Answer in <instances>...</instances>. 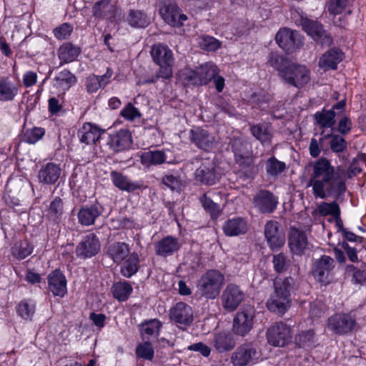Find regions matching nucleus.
<instances>
[{
    "instance_id": "47",
    "label": "nucleus",
    "mask_w": 366,
    "mask_h": 366,
    "mask_svg": "<svg viewBox=\"0 0 366 366\" xmlns=\"http://www.w3.org/2000/svg\"><path fill=\"white\" fill-rule=\"evenodd\" d=\"M315 333L312 330L302 331L295 337V344L302 348H310L315 345Z\"/></svg>"
},
{
    "instance_id": "6",
    "label": "nucleus",
    "mask_w": 366,
    "mask_h": 366,
    "mask_svg": "<svg viewBox=\"0 0 366 366\" xmlns=\"http://www.w3.org/2000/svg\"><path fill=\"white\" fill-rule=\"evenodd\" d=\"M159 13L163 20L172 27L183 26L188 19L173 0L163 1Z\"/></svg>"
},
{
    "instance_id": "51",
    "label": "nucleus",
    "mask_w": 366,
    "mask_h": 366,
    "mask_svg": "<svg viewBox=\"0 0 366 366\" xmlns=\"http://www.w3.org/2000/svg\"><path fill=\"white\" fill-rule=\"evenodd\" d=\"M33 246L28 242H21L12 248V254L18 259H24L33 252Z\"/></svg>"
},
{
    "instance_id": "7",
    "label": "nucleus",
    "mask_w": 366,
    "mask_h": 366,
    "mask_svg": "<svg viewBox=\"0 0 366 366\" xmlns=\"http://www.w3.org/2000/svg\"><path fill=\"white\" fill-rule=\"evenodd\" d=\"M245 297L246 294L238 285L233 283L228 284L221 295L222 306L227 312H234Z\"/></svg>"
},
{
    "instance_id": "64",
    "label": "nucleus",
    "mask_w": 366,
    "mask_h": 366,
    "mask_svg": "<svg viewBox=\"0 0 366 366\" xmlns=\"http://www.w3.org/2000/svg\"><path fill=\"white\" fill-rule=\"evenodd\" d=\"M73 30L72 26L64 23L54 29V34L58 39H66Z\"/></svg>"
},
{
    "instance_id": "10",
    "label": "nucleus",
    "mask_w": 366,
    "mask_h": 366,
    "mask_svg": "<svg viewBox=\"0 0 366 366\" xmlns=\"http://www.w3.org/2000/svg\"><path fill=\"white\" fill-rule=\"evenodd\" d=\"M244 145L240 142H236L233 145L236 162L248 177H252L258 171L257 167L254 164L252 155L244 149Z\"/></svg>"
},
{
    "instance_id": "9",
    "label": "nucleus",
    "mask_w": 366,
    "mask_h": 366,
    "mask_svg": "<svg viewBox=\"0 0 366 366\" xmlns=\"http://www.w3.org/2000/svg\"><path fill=\"white\" fill-rule=\"evenodd\" d=\"M266 335L268 343L274 347H285L292 340L291 329L282 322L272 325Z\"/></svg>"
},
{
    "instance_id": "40",
    "label": "nucleus",
    "mask_w": 366,
    "mask_h": 366,
    "mask_svg": "<svg viewBox=\"0 0 366 366\" xmlns=\"http://www.w3.org/2000/svg\"><path fill=\"white\" fill-rule=\"evenodd\" d=\"M76 81V77L69 70H64L54 78V86L62 91L68 90Z\"/></svg>"
},
{
    "instance_id": "36",
    "label": "nucleus",
    "mask_w": 366,
    "mask_h": 366,
    "mask_svg": "<svg viewBox=\"0 0 366 366\" xmlns=\"http://www.w3.org/2000/svg\"><path fill=\"white\" fill-rule=\"evenodd\" d=\"M124 18L126 21L134 28H144L149 24V17L141 10L130 9Z\"/></svg>"
},
{
    "instance_id": "18",
    "label": "nucleus",
    "mask_w": 366,
    "mask_h": 366,
    "mask_svg": "<svg viewBox=\"0 0 366 366\" xmlns=\"http://www.w3.org/2000/svg\"><path fill=\"white\" fill-rule=\"evenodd\" d=\"M189 139L199 149L205 151L212 149L217 143L212 133L202 128L192 129L189 132Z\"/></svg>"
},
{
    "instance_id": "22",
    "label": "nucleus",
    "mask_w": 366,
    "mask_h": 366,
    "mask_svg": "<svg viewBox=\"0 0 366 366\" xmlns=\"http://www.w3.org/2000/svg\"><path fill=\"white\" fill-rule=\"evenodd\" d=\"M288 242L291 252L297 255L302 254L308 245L305 233L295 227L290 230Z\"/></svg>"
},
{
    "instance_id": "37",
    "label": "nucleus",
    "mask_w": 366,
    "mask_h": 366,
    "mask_svg": "<svg viewBox=\"0 0 366 366\" xmlns=\"http://www.w3.org/2000/svg\"><path fill=\"white\" fill-rule=\"evenodd\" d=\"M17 94V86L8 77H0V101H11Z\"/></svg>"
},
{
    "instance_id": "42",
    "label": "nucleus",
    "mask_w": 366,
    "mask_h": 366,
    "mask_svg": "<svg viewBox=\"0 0 366 366\" xmlns=\"http://www.w3.org/2000/svg\"><path fill=\"white\" fill-rule=\"evenodd\" d=\"M112 292L115 299L119 301H125L132 292V287L126 281L118 282L112 285Z\"/></svg>"
},
{
    "instance_id": "58",
    "label": "nucleus",
    "mask_w": 366,
    "mask_h": 366,
    "mask_svg": "<svg viewBox=\"0 0 366 366\" xmlns=\"http://www.w3.org/2000/svg\"><path fill=\"white\" fill-rule=\"evenodd\" d=\"M199 44L200 47L206 51H215L221 46V42L210 36H202Z\"/></svg>"
},
{
    "instance_id": "14",
    "label": "nucleus",
    "mask_w": 366,
    "mask_h": 366,
    "mask_svg": "<svg viewBox=\"0 0 366 366\" xmlns=\"http://www.w3.org/2000/svg\"><path fill=\"white\" fill-rule=\"evenodd\" d=\"M302 26L304 31L321 45L329 46L332 44V36L323 29L322 24L320 23L304 19L302 20Z\"/></svg>"
},
{
    "instance_id": "13",
    "label": "nucleus",
    "mask_w": 366,
    "mask_h": 366,
    "mask_svg": "<svg viewBox=\"0 0 366 366\" xmlns=\"http://www.w3.org/2000/svg\"><path fill=\"white\" fill-rule=\"evenodd\" d=\"M100 241L94 233L84 236L75 249L76 255L81 259L91 258L100 251Z\"/></svg>"
},
{
    "instance_id": "19",
    "label": "nucleus",
    "mask_w": 366,
    "mask_h": 366,
    "mask_svg": "<svg viewBox=\"0 0 366 366\" xmlns=\"http://www.w3.org/2000/svg\"><path fill=\"white\" fill-rule=\"evenodd\" d=\"M195 179L197 182L204 185L212 186L215 184L219 179L216 172L215 164L210 160H206L196 169Z\"/></svg>"
},
{
    "instance_id": "4",
    "label": "nucleus",
    "mask_w": 366,
    "mask_h": 366,
    "mask_svg": "<svg viewBox=\"0 0 366 366\" xmlns=\"http://www.w3.org/2000/svg\"><path fill=\"white\" fill-rule=\"evenodd\" d=\"M280 78L285 83L301 89L310 82V71L305 65L291 62L287 68L281 70Z\"/></svg>"
},
{
    "instance_id": "57",
    "label": "nucleus",
    "mask_w": 366,
    "mask_h": 366,
    "mask_svg": "<svg viewBox=\"0 0 366 366\" xmlns=\"http://www.w3.org/2000/svg\"><path fill=\"white\" fill-rule=\"evenodd\" d=\"M331 138L330 148L333 152L340 153L343 152L347 148V143L345 139L340 135H332V134H327L325 138Z\"/></svg>"
},
{
    "instance_id": "55",
    "label": "nucleus",
    "mask_w": 366,
    "mask_h": 366,
    "mask_svg": "<svg viewBox=\"0 0 366 366\" xmlns=\"http://www.w3.org/2000/svg\"><path fill=\"white\" fill-rule=\"evenodd\" d=\"M154 353L153 347L148 341L138 345L136 347V355L139 358L152 360L154 357Z\"/></svg>"
},
{
    "instance_id": "12",
    "label": "nucleus",
    "mask_w": 366,
    "mask_h": 366,
    "mask_svg": "<svg viewBox=\"0 0 366 366\" xmlns=\"http://www.w3.org/2000/svg\"><path fill=\"white\" fill-rule=\"evenodd\" d=\"M260 356L255 345L245 343L236 349L232 355V362L234 366H245L257 360Z\"/></svg>"
},
{
    "instance_id": "54",
    "label": "nucleus",
    "mask_w": 366,
    "mask_h": 366,
    "mask_svg": "<svg viewBox=\"0 0 366 366\" xmlns=\"http://www.w3.org/2000/svg\"><path fill=\"white\" fill-rule=\"evenodd\" d=\"M319 212L322 216L332 215L334 217L340 215V209L338 204L334 201L330 203L322 202L318 206Z\"/></svg>"
},
{
    "instance_id": "41",
    "label": "nucleus",
    "mask_w": 366,
    "mask_h": 366,
    "mask_svg": "<svg viewBox=\"0 0 366 366\" xmlns=\"http://www.w3.org/2000/svg\"><path fill=\"white\" fill-rule=\"evenodd\" d=\"M121 267V274L129 278L139 269V257L136 253H131Z\"/></svg>"
},
{
    "instance_id": "50",
    "label": "nucleus",
    "mask_w": 366,
    "mask_h": 366,
    "mask_svg": "<svg viewBox=\"0 0 366 366\" xmlns=\"http://www.w3.org/2000/svg\"><path fill=\"white\" fill-rule=\"evenodd\" d=\"M204 85L209 82L217 74V66L212 63H206L197 67Z\"/></svg>"
},
{
    "instance_id": "62",
    "label": "nucleus",
    "mask_w": 366,
    "mask_h": 366,
    "mask_svg": "<svg viewBox=\"0 0 366 366\" xmlns=\"http://www.w3.org/2000/svg\"><path fill=\"white\" fill-rule=\"evenodd\" d=\"M348 0H330L328 2V11L332 14H339L345 9Z\"/></svg>"
},
{
    "instance_id": "28",
    "label": "nucleus",
    "mask_w": 366,
    "mask_h": 366,
    "mask_svg": "<svg viewBox=\"0 0 366 366\" xmlns=\"http://www.w3.org/2000/svg\"><path fill=\"white\" fill-rule=\"evenodd\" d=\"M107 254L114 263L120 264L130 254V249L125 242H113L108 246Z\"/></svg>"
},
{
    "instance_id": "15",
    "label": "nucleus",
    "mask_w": 366,
    "mask_h": 366,
    "mask_svg": "<svg viewBox=\"0 0 366 366\" xmlns=\"http://www.w3.org/2000/svg\"><path fill=\"white\" fill-rule=\"evenodd\" d=\"M328 328L338 335H345L353 330L356 326L355 319L349 314H336L328 319Z\"/></svg>"
},
{
    "instance_id": "26",
    "label": "nucleus",
    "mask_w": 366,
    "mask_h": 366,
    "mask_svg": "<svg viewBox=\"0 0 366 366\" xmlns=\"http://www.w3.org/2000/svg\"><path fill=\"white\" fill-rule=\"evenodd\" d=\"M61 169L56 164L49 162L42 166L38 174L39 180L44 184H54L59 178Z\"/></svg>"
},
{
    "instance_id": "53",
    "label": "nucleus",
    "mask_w": 366,
    "mask_h": 366,
    "mask_svg": "<svg viewBox=\"0 0 366 366\" xmlns=\"http://www.w3.org/2000/svg\"><path fill=\"white\" fill-rule=\"evenodd\" d=\"M44 135V129L41 127H34L25 130L23 139L29 144H35Z\"/></svg>"
},
{
    "instance_id": "20",
    "label": "nucleus",
    "mask_w": 366,
    "mask_h": 366,
    "mask_svg": "<svg viewBox=\"0 0 366 366\" xmlns=\"http://www.w3.org/2000/svg\"><path fill=\"white\" fill-rule=\"evenodd\" d=\"M169 317L177 324L188 326L193 321V310L187 304L179 302L171 308Z\"/></svg>"
},
{
    "instance_id": "24",
    "label": "nucleus",
    "mask_w": 366,
    "mask_h": 366,
    "mask_svg": "<svg viewBox=\"0 0 366 366\" xmlns=\"http://www.w3.org/2000/svg\"><path fill=\"white\" fill-rule=\"evenodd\" d=\"M48 285L54 296L62 297L67 292L66 277L59 269L51 272L48 275Z\"/></svg>"
},
{
    "instance_id": "38",
    "label": "nucleus",
    "mask_w": 366,
    "mask_h": 366,
    "mask_svg": "<svg viewBox=\"0 0 366 366\" xmlns=\"http://www.w3.org/2000/svg\"><path fill=\"white\" fill-rule=\"evenodd\" d=\"M140 160L146 167L159 165L165 162L166 154L162 150L147 151L141 154Z\"/></svg>"
},
{
    "instance_id": "27",
    "label": "nucleus",
    "mask_w": 366,
    "mask_h": 366,
    "mask_svg": "<svg viewBox=\"0 0 366 366\" xmlns=\"http://www.w3.org/2000/svg\"><path fill=\"white\" fill-rule=\"evenodd\" d=\"M343 53L337 48L326 51L320 59L319 66L323 70L336 69L337 64L342 60Z\"/></svg>"
},
{
    "instance_id": "49",
    "label": "nucleus",
    "mask_w": 366,
    "mask_h": 366,
    "mask_svg": "<svg viewBox=\"0 0 366 366\" xmlns=\"http://www.w3.org/2000/svg\"><path fill=\"white\" fill-rule=\"evenodd\" d=\"M172 64L173 62H169L168 64H159V69L156 75L152 76L151 78L145 79L142 81V84H151L156 82L159 79H169L172 75Z\"/></svg>"
},
{
    "instance_id": "43",
    "label": "nucleus",
    "mask_w": 366,
    "mask_h": 366,
    "mask_svg": "<svg viewBox=\"0 0 366 366\" xmlns=\"http://www.w3.org/2000/svg\"><path fill=\"white\" fill-rule=\"evenodd\" d=\"M336 112L333 109L325 110L317 112L315 118L317 123L323 128H332L335 124Z\"/></svg>"
},
{
    "instance_id": "23",
    "label": "nucleus",
    "mask_w": 366,
    "mask_h": 366,
    "mask_svg": "<svg viewBox=\"0 0 366 366\" xmlns=\"http://www.w3.org/2000/svg\"><path fill=\"white\" fill-rule=\"evenodd\" d=\"M180 247L179 239L172 236H167L154 244L156 254L162 257L173 255Z\"/></svg>"
},
{
    "instance_id": "16",
    "label": "nucleus",
    "mask_w": 366,
    "mask_h": 366,
    "mask_svg": "<svg viewBox=\"0 0 366 366\" xmlns=\"http://www.w3.org/2000/svg\"><path fill=\"white\" fill-rule=\"evenodd\" d=\"M264 235L269 248L277 250L285 242V236L277 221L269 220L264 225Z\"/></svg>"
},
{
    "instance_id": "29",
    "label": "nucleus",
    "mask_w": 366,
    "mask_h": 366,
    "mask_svg": "<svg viewBox=\"0 0 366 366\" xmlns=\"http://www.w3.org/2000/svg\"><path fill=\"white\" fill-rule=\"evenodd\" d=\"M222 228L227 236L233 237L245 234L248 230V225L244 219L235 217L226 221Z\"/></svg>"
},
{
    "instance_id": "63",
    "label": "nucleus",
    "mask_w": 366,
    "mask_h": 366,
    "mask_svg": "<svg viewBox=\"0 0 366 366\" xmlns=\"http://www.w3.org/2000/svg\"><path fill=\"white\" fill-rule=\"evenodd\" d=\"M162 182L171 189V190H177L180 187V180L179 177L174 174H166L162 177Z\"/></svg>"
},
{
    "instance_id": "25",
    "label": "nucleus",
    "mask_w": 366,
    "mask_h": 366,
    "mask_svg": "<svg viewBox=\"0 0 366 366\" xmlns=\"http://www.w3.org/2000/svg\"><path fill=\"white\" fill-rule=\"evenodd\" d=\"M132 143V134L127 129H120L115 134L110 135L108 141V144L115 152L129 148Z\"/></svg>"
},
{
    "instance_id": "11",
    "label": "nucleus",
    "mask_w": 366,
    "mask_h": 366,
    "mask_svg": "<svg viewBox=\"0 0 366 366\" xmlns=\"http://www.w3.org/2000/svg\"><path fill=\"white\" fill-rule=\"evenodd\" d=\"M254 312V307L250 305L243 307L237 312L233 320V332L234 334L244 336L251 330Z\"/></svg>"
},
{
    "instance_id": "39",
    "label": "nucleus",
    "mask_w": 366,
    "mask_h": 366,
    "mask_svg": "<svg viewBox=\"0 0 366 366\" xmlns=\"http://www.w3.org/2000/svg\"><path fill=\"white\" fill-rule=\"evenodd\" d=\"M80 53V49L71 43H65L58 50L59 59L64 63H69L76 59Z\"/></svg>"
},
{
    "instance_id": "59",
    "label": "nucleus",
    "mask_w": 366,
    "mask_h": 366,
    "mask_svg": "<svg viewBox=\"0 0 366 366\" xmlns=\"http://www.w3.org/2000/svg\"><path fill=\"white\" fill-rule=\"evenodd\" d=\"M200 202L204 209L208 211L212 217H217L219 214V205L214 203L211 199L207 197L205 194L200 198Z\"/></svg>"
},
{
    "instance_id": "32",
    "label": "nucleus",
    "mask_w": 366,
    "mask_h": 366,
    "mask_svg": "<svg viewBox=\"0 0 366 366\" xmlns=\"http://www.w3.org/2000/svg\"><path fill=\"white\" fill-rule=\"evenodd\" d=\"M150 53L153 61L158 65L173 62L172 51L166 45L162 44H154L152 47Z\"/></svg>"
},
{
    "instance_id": "48",
    "label": "nucleus",
    "mask_w": 366,
    "mask_h": 366,
    "mask_svg": "<svg viewBox=\"0 0 366 366\" xmlns=\"http://www.w3.org/2000/svg\"><path fill=\"white\" fill-rule=\"evenodd\" d=\"M266 172L272 177H277L286 169L285 162L279 161L274 157L269 158L265 164Z\"/></svg>"
},
{
    "instance_id": "45",
    "label": "nucleus",
    "mask_w": 366,
    "mask_h": 366,
    "mask_svg": "<svg viewBox=\"0 0 366 366\" xmlns=\"http://www.w3.org/2000/svg\"><path fill=\"white\" fill-rule=\"evenodd\" d=\"M162 327L160 321L153 319L147 321L141 325V334L144 339H149V337H157Z\"/></svg>"
},
{
    "instance_id": "56",
    "label": "nucleus",
    "mask_w": 366,
    "mask_h": 366,
    "mask_svg": "<svg viewBox=\"0 0 366 366\" xmlns=\"http://www.w3.org/2000/svg\"><path fill=\"white\" fill-rule=\"evenodd\" d=\"M272 263L275 272L282 273L287 269L290 265V260L285 254L279 253L273 256Z\"/></svg>"
},
{
    "instance_id": "60",
    "label": "nucleus",
    "mask_w": 366,
    "mask_h": 366,
    "mask_svg": "<svg viewBox=\"0 0 366 366\" xmlns=\"http://www.w3.org/2000/svg\"><path fill=\"white\" fill-rule=\"evenodd\" d=\"M120 114L130 122H134L136 119L141 117V113L132 103H128L121 111Z\"/></svg>"
},
{
    "instance_id": "5",
    "label": "nucleus",
    "mask_w": 366,
    "mask_h": 366,
    "mask_svg": "<svg viewBox=\"0 0 366 366\" xmlns=\"http://www.w3.org/2000/svg\"><path fill=\"white\" fill-rule=\"evenodd\" d=\"M335 266V262L331 257L322 255L312 262L311 274L315 280L326 285L332 281Z\"/></svg>"
},
{
    "instance_id": "34",
    "label": "nucleus",
    "mask_w": 366,
    "mask_h": 366,
    "mask_svg": "<svg viewBox=\"0 0 366 366\" xmlns=\"http://www.w3.org/2000/svg\"><path fill=\"white\" fill-rule=\"evenodd\" d=\"M250 132L262 145H271L273 134L271 128L268 125L261 124L252 125L250 127Z\"/></svg>"
},
{
    "instance_id": "1",
    "label": "nucleus",
    "mask_w": 366,
    "mask_h": 366,
    "mask_svg": "<svg viewBox=\"0 0 366 366\" xmlns=\"http://www.w3.org/2000/svg\"><path fill=\"white\" fill-rule=\"evenodd\" d=\"M308 186L312 187L315 198L325 199L334 196L338 199L345 190V179L335 171L330 162L322 158L313 165Z\"/></svg>"
},
{
    "instance_id": "30",
    "label": "nucleus",
    "mask_w": 366,
    "mask_h": 366,
    "mask_svg": "<svg viewBox=\"0 0 366 366\" xmlns=\"http://www.w3.org/2000/svg\"><path fill=\"white\" fill-rule=\"evenodd\" d=\"M104 131L97 126L86 123L79 132L80 141L86 144H95L100 139Z\"/></svg>"
},
{
    "instance_id": "44",
    "label": "nucleus",
    "mask_w": 366,
    "mask_h": 366,
    "mask_svg": "<svg viewBox=\"0 0 366 366\" xmlns=\"http://www.w3.org/2000/svg\"><path fill=\"white\" fill-rule=\"evenodd\" d=\"M36 304L32 300H24L17 307V314L25 320H31L35 313Z\"/></svg>"
},
{
    "instance_id": "61",
    "label": "nucleus",
    "mask_w": 366,
    "mask_h": 366,
    "mask_svg": "<svg viewBox=\"0 0 366 366\" xmlns=\"http://www.w3.org/2000/svg\"><path fill=\"white\" fill-rule=\"evenodd\" d=\"M184 80L187 84L196 86L204 85L202 79L201 78L197 68L194 70H187L184 73Z\"/></svg>"
},
{
    "instance_id": "2",
    "label": "nucleus",
    "mask_w": 366,
    "mask_h": 366,
    "mask_svg": "<svg viewBox=\"0 0 366 366\" xmlns=\"http://www.w3.org/2000/svg\"><path fill=\"white\" fill-rule=\"evenodd\" d=\"M274 292L267 302V309L279 315H283L290 307L291 294L296 289L293 277L276 278L273 283Z\"/></svg>"
},
{
    "instance_id": "46",
    "label": "nucleus",
    "mask_w": 366,
    "mask_h": 366,
    "mask_svg": "<svg viewBox=\"0 0 366 366\" xmlns=\"http://www.w3.org/2000/svg\"><path fill=\"white\" fill-rule=\"evenodd\" d=\"M46 212V216L49 219L54 222H57L60 219L64 213L63 202L61 199L59 197H55L51 202Z\"/></svg>"
},
{
    "instance_id": "21",
    "label": "nucleus",
    "mask_w": 366,
    "mask_h": 366,
    "mask_svg": "<svg viewBox=\"0 0 366 366\" xmlns=\"http://www.w3.org/2000/svg\"><path fill=\"white\" fill-rule=\"evenodd\" d=\"M103 206L95 202L90 205L82 207L78 212L79 222L83 226H90L95 223L96 219L104 212Z\"/></svg>"
},
{
    "instance_id": "31",
    "label": "nucleus",
    "mask_w": 366,
    "mask_h": 366,
    "mask_svg": "<svg viewBox=\"0 0 366 366\" xmlns=\"http://www.w3.org/2000/svg\"><path fill=\"white\" fill-rule=\"evenodd\" d=\"M110 177L114 185L122 191L131 192L141 187L139 184L131 181L127 176L117 171H112Z\"/></svg>"
},
{
    "instance_id": "17",
    "label": "nucleus",
    "mask_w": 366,
    "mask_h": 366,
    "mask_svg": "<svg viewBox=\"0 0 366 366\" xmlns=\"http://www.w3.org/2000/svg\"><path fill=\"white\" fill-rule=\"evenodd\" d=\"M253 204L261 213H272L277 208L278 199L271 192L260 190L254 196Z\"/></svg>"
},
{
    "instance_id": "33",
    "label": "nucleus",
    "mask_w": 366,
    "mask_h": 366,
    "mask_svg": "<svg viewBox=\"0 0 366 366\" xmlns=\"http://www.w3.org/2000/svg\"><path fill=\"white\" fill-rule=\"evenodd\" d=\"M112 70L107 68L106 74L102 76L92 75L86 80V88L89 93L96 92L99 88L104 87L112 76Z\"/></svg>"
},
{
    "instance_id": "52",
    "label": "nucleus",
    "mask_w": 366,
    "mask_h": 366,
    "mask_svg": "<svg viewBox=\"0 0 366 366\" xmlns=\"http://www.w3.org/2000/svg\"><path fill=\"white\" fill-rule=\"evenodd\" d=\"M268 64L275 68L278 71L279 76H280L281 70L287 68L291 63L286 58L282 56L278 55L275 53H270L268 56Z\"/></svg>"
},
{
    "instance_id": "8",
    "label": "nucleus",
    "mask_w": 366,
    "mask_h": 366,
    "mask_svg": "<svg viewBox=\"0 0 366 366\" xmlns=\"http://www.w3.org/2000/svg\"><path fill=\"white\" fill-rule=\"evenodd\" d=\"M275 40L278 46L288 53L295 51L302 44L300 34L296 30L286 27L278 31Z\"/></svg>"
},
{
    "instance_id": "3",
    "label": "nucleus",
    "mask_w": 366,
    "mask_h": 366,
    "mask_svg": "<svg viewBox=\"0 0 366 366\" xmlns=\"http://www.w3.org/2000/svg\"><path fill=\"white\" fill-rule=\"evenodd\" d=\"M224 280V275L221 272L209 269L197 280V292L207 300H214L219 295Z\"/></svg>"
},
{
    "instance_id": "35",
    "label": "nucleus",
    "mask_w": 366,
    "mask_h": 366,
    "mask_svg": "<svg viewBox=\"0 0 366 366\" xmlns=\"http://www.w3.org/2000/svg\"><path fill=\"white\" fill-rule=\"evenodd\" d=\"M214 347L219 352L229 351L234 347L235 342L231 334L220 332L215 334L213 340Z\"/></svg>"
}]
</instances>
